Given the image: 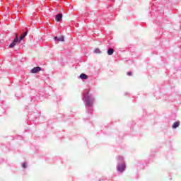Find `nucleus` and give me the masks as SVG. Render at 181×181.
I'll list each match as a JSON object with an SVG mask.
<instances>
[{"label": "nucleus", "mask_w": 181, "mask_h": 181, "mask_svg": "<svg viewBox=\"0 0 181 181\" xmlns=\"http://www.w3.org/2000/svg\"><path fill=\"white\" fill-rule=\"evenodd\" d=\"M84 104L86 105V111L87 112H93V107L94 105L95 98L93 95H89L88 93H85L83 95Z\"/></svg>", "instance_id": "f257e3e1"}, {"label": "nucleus", "mask_w": 181, "mask_h": 181, "mask_svg": "<svg viewBox=\"0 0 181 181\" xmlns=\"http://www.w3.org/2000/svg\"><path fill=\"white\" fill-rule=\"evenodd\" d=\"M117 159V170L119 172V173H122L125 171L127 166L125 165V161L124 160V157L118 156Z\"/></svg>", "instance_id": "f03ea898"}, {"label": "nucleus", "mask_w": 181, "mask_h": 181, "mask_svg": "<svg viewBox=\"0 0 181 181\" xmlns=\"http://www.w3.org/2000/svg\"><path fill=\"white\" fill-rule=\"evenodd\" d=\"M16 43H21L19 38L18 37V34H16V38L13 40V42H11L9 45L10 49L15 47L16 46Z\"/></svg>", "instance_id": "7ed1b4c3"}, {"label": "nucleus", "mask_w": 181, "mask_h": 181, "mask_svg": "<svg viewBox=\"0 0 181 181\" xmlns=\"http://www.w3.org/2000/svg\"><path fill=\"white\" fill-rule=\"evenodd\" d=\"M42 71V68L40 66L34 67L33 69H31V73L33 74H36V73H39V71Z\"/></svg>", "instance_id": "20e7f679"}, {"label": "nucleus", "mask_w": 181, "mask_h": 181, "mask_svg": "<svg viewBox=\"0 0 181 181\" xmlns=\"http://www.w3.org/2000/svg\"><path fill=\"white\" fill-rule=\"evenodd\" d=\"M63 18V15L62 13H58L57 16H56V21L57 22H60V21H62Z\"/></svg>", "instance_id": "39448f33"}, {"label": "nucleus", "mask_w": 181, "mask_h": 181, "mask_svg": "<svg viewBox=\"0 0 181 181\" xmlns=\"http://www.w3.org/2000/svg\"><path fill=\"white\" fill-rule=\"evenodd\" d=\"M79 78H81V80H87V78H88V76H87L86 74H81L79 76Z\"/></svg>", "instance_id": "423d86ee"}, {"label": "nucleus", "mask_w": 181, "mask_h": 181, "mask_svg": "<svg viewBox=\"0 0 181 181\" xmlns=\"http://www.w3.org/2000/svg\"><path fill=\"white\" fill-rule=\"evenodd\" d=\"M180 125V122H175L174 124H173V129H176V128L179 127Z\"/></svg>", "instance_id": "0eeeda50"}, {"label": "nucleus", "mask_w": 181, "mask_h": 181, "mask_svg": "<svg viewBox=\"0 0 181 181\" xmlns=\"http://www.w3.org/2000/svg\"><path fill=\"white\" fill-rule=\"evenodd\" d=\"M107 54H108V56H112V54H114V49L109 48L107 49Z\"/></svg>", "instance_id": "6e6552de"}, {"label": "nucleus", "mask_w": 181, "mask_h": 181, "mask_svg": "<svg viewBox=\"0 0 181 181\" xmlns=\"http://www.w3.org/2000/svg\"><path fill=\"white\" fill-rule=\"evenodd\" d=\"M28 35V32H25L24 33V35H22L21 37H20V39L18 40H23V39H25V37H26V36Z\"/></svg>", "instance_id": "1a4fd4ad"}, {"label": "nucleus", "mask_w": 181, "mask_h": 181, "mask_svg": "<svg viewBox=\"0 0 181 181\" xmlns=\"http://www.w3.org/2000/svg\"><path fill=\"white\" fill-rule=\"evenodd\" d=\"M58 42H64V37L61 36V37H58Z\"/></svg>", "instance_id": "9d476101"}, {"label": "nucleus", "mask_w": 181, "mask_h": 181, "mask_svg": "<svg viewBox=\"0 0 181 181\" xmlns=\"http://www.w3.org/2000/svg\"><path fill=\"white\" fill-rule=\"evenodd\" d=\"M94 53L100 54V53H101V50H100V49H98V48H96L94 51Z\"/></svg>", "instance_id": "9b49d317"}, {"label": "nucleus", "mask_w": 181, "mask_h": 181, "mask_svg": "<svg viewBox=\"0 0 181 181\" xmlns=\"http://www.w3.org/2000/svg\"><path fill=\"white\" fill-rule=\"evenodd\" d=\"M22 168H23L24 169H26L28 168V166L26 165V163H23Z\"/></svg>", "instance_id": "f8f14e48"}, {"label": "nucleus", "mask_w": 181, "mask_h": 181, "mask_svg": "<svg viewBox=\"0 0 181 181\" xmlns=\"http://www.w3.org/2000/svg\"><path fill=\"white\" fill-rule=\"evenodd\" d=\"M54 40H55V42H59V37H54Z\"/></svg>", "instance_id": "ddd939ff"}, {"label": "nucleus", "mask_w": 181, "mask_h": 181, "mask_svg": "<svg viewBox=\"0 0 181 181\" xmlns=\"http://www.w3.org/2000/svg\"><path fill=\"white\" fill-rule=\"evenodd\" d=\"M132 72H127V76H132Z\"/></svg>", "instance_id": "4468645a"}]
</instances>
